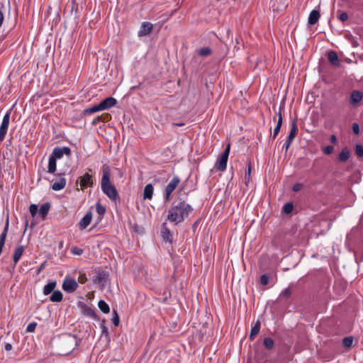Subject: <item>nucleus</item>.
Here are the masks:
<instances>
[{"mask_svg":"<svg viewBox=\"0 0 363 363\" xmlns=\"http://www.w3.org/2000/svg\"><path fill=\"white\" fill-rule=\"evenodd\" d=\"M328 61L334 66L339 67L340 61L337 54L335 51H330L328 55Z\"/></svg>","mask_w":363,"mask_h":363,"instance_id":"21","label":"nucleus"},{"mask_svg":"<svg viewBox=\"0 0 363 363\" xmlns=\"http://www.w3.org/2000/svg\"><path fill=\"white\" fill-rule=\"evenodd\" d=\"M230 150V144L228 143L226 145L223 153L218 156V157L217 158V160L215 163L214 167L217 170L220 171V172L225 171V169L227 168V163H228V160Z\"/></svg>","mask_w":363,"mask_h":363,"instance_id":"3","label":"nucleus"},{"mask_svg":"<svg viewBox=\"0 0 363 363\" xmlns=\"http://www.w3.org/2000/svg\"><path fill=\"white\" fill-rule=\"evenodd\" d=\"M37 326V323L35 322H31L28 324V325L26 328V333H33L35 330Z\"/></svg>","mask_w":363,"mask_h":363,"instance_id":"38","label":"nucleus"},{"mask_svg":"<svg viewBox=\"0 0 363 363\" xmlns=\"http://www.w3.org/2000/svg\"><path fill=\"white\" fill-rule=\"evenodd\" d=\"M78 288V282L70 277H66L62 283V289L67 293H73Z\"/></svg>","mask_w":363,"mask_h":363,"instance_id":"7","label":"nucleus"},{"mask_svg":"<svg viewBox=\"0 0 363 363\" xmlns=\"http://www.w3.org/2000/svg\"><path fill=\"white\" fill-rule=\"evenodd\" d=\"M330 142L333 144L337 143V138L335 135H332L330 137Z\"/></svg>","mask_w":363,"mask_h":363,"instance_id":"54","label":"nucleus"},{"mask_svg":"<svg viewBox=\"0 0 363 363\" xmlns=\"http://www.w3.org/2000/svg\"><path fill=\"white\" fill-rule=\"evenodd\" d=\"M320 12L317 10H313L311 11L308 18V23L310 25H314L315 24L319 18H320Z\"/></svg>","mask_w":363,"mask_h":363,"instance_id":"19","label":"nucleus"},{"mask_svg":"<svg viewBox=\"0 0 363 363\" xmlns=\"http://www.w3.org/2000/svg\"><path fill=\"white\" fill-rule=\"evenodd\" d=\"M280 128H279L278 126H275L273 133H271L270 138L274 139L277 136V135L280 130Z\"/></svg>","mask_w":363,"mask_h":363,"instance_id":"48","label":"nucleus"},{"mask_svg":"<svg viewBox=\"0 0 363 363\" xmlns=\"http://www.w3.org/2000/svg\"><path fill=\"white\" fill-rule=\"evenodd\" d=\"M161 235L163 240L170 243L172 242L173 234L171 230L167 226V222H164L162 224Z\"/></svg>","mask_w":363,"mask_h":363,"instance_id":"13","label":"nucleus"},{"mask_svg":"<svg viewBox=\"0 0 363 363\" xmlns=\"http://www.w3.org/2000/svg\"><path fill=\"white\" fill-rule=\"evenodd\" d=\"M291 294V290L290 287L286 288L280 294V296L288 298Z\"/></svg>","mask_w":363,"mask_h":363,"instance_id":"43","label":"nucleus"},{"mask_svg":"<svg viewBox=\"0 0 363 363\" xmlns=\"http://www.w3.org/2000/svg\"><path fill=\"white\" fill-rule=\"evenodd\" d=\"M250 174H251V165H250V164H249L247 166V169L245 175V183H248L250 182Z\"/></svg>","mask_w":363,"mask_h":363,"instance_id":"41","label":"nucleus"},{"mask_svg":"<svg viewBox=\"0 0 363 363\" xmlns=\"http://www.w3.org/2000/svg\"><path fill=\"white\" fill-rule=\"evenodd\" d=\"M303 188V184L301 183H296L293 186V191L295 192L299 191Z\"/></svg>","mask_w":363,"mask_h":363,"instance_id":"49","label":"nucleus"},{"mask_svg":"<svg viewBox=\"0 0 363 363\" xmlns=\"http://www.w3.org/2000/svg\"><path fill=\"white\" fill-rule=\"evenodd\" d=\"M92 219V213L88 211L85 216L78 223V227L80 230L85 229L90 223Z\"/></svg>","mask_w":363,"mask_h":363,"instance_id":"15","label":"nucleus"},{"mask_svg":"<svg viewBox=\"0 0 363 363\" xmlns=\"http://www.w3.org/2000/svg\"><path fill=\"white\" fill-rule=\"evenodd\" d=\"M29 210H30V213L33 217H34L36 215L38 211H39L38 208V206L35 204H31L30 206Z\"/></svg>","mask_w":363,"mask_h":363,"instance_id":"40","label":"nucleus"},{"mask_svg":"<svg viewBox=\"0 0 363 363\" xmlns=\"http://www.w3.org/2000/svg\"><path fill=\"white\" fill-rule=\"evenodd\" d=\"M80 342H81L80 339L77 338L76 335H69L68 339L66 340V342L67 344L74 345V347L71 351L76 349L79 345Z\"/></svg>","mask_w":363,"mask_h":363,"instance_id":"24","label":"nucleus"},{"mask_svg":"<svg viewBox=\"0 0 363 363\" xmlns=\"http://www.w3.org/2000/svg\"><path fill=\"white\" fill-rule=\"evenodd\" d=\"M353 342L352 337H346L342 340V345L345 347L349 348L352 346Z\"/></svg>","mask_w":363,"mask_h":363,"instance_id":"35","label":"nucleus"},{"mask_svg":"<svg viewBox=\"0 0 363 363\" xmlns=\"http://www.w3.org/2000/svg\"><path fill=\"white\" fill-rule=\"evenodd\" d=\"M108 277V273L107 272L104 270H99L93 278V282L94 284L100 285L104 288L106 285Z\"/></svg>","mask_w":363,"mask_h":363,"instance_id":"8","label":"nucleus"},{"mask_svg":"<svg viewBox=\"0 0 363 363\" xmlns=\"http://www.w3.org/2000/svg\"><path fill=\"white\" fill-rule=\"evenodd\" d=\"M212 53V50L209 47H203L198 50V55L201 57H206Z\"/></svg>","mask_w":363,"mask_h":363,"instance_id":"31","label":"nucleus"},{"mask_svg":"<svg viewBox=\"0 0 363 363\" xmlns=\"http://www.w3.org/2000/svg\"><path fill=\"white\" fill-rule=\"evenodd\" d=\"M323 152L325 155H330L334 152V147L332 145H328L323 149Z\"/></svg>","mask_w":363,"mask_h":363,"instance_id":"42","label":"nucleus"},{"mask_svg":"<svg viewBox=\"0 0 363 363\" xmlns=\"http://www.w3.org/2000/svg\"><path fill=\"white\" fill-rule=\"evenodd\" d=\"M298 129L296 121L295 119H294L291 121V130H290L289 134L287 136L286 141L283 145V148H284L286 151H287L288 149L289 148L291 143L293 142L296 135L298 133Z\"/></svg>","mask_w":363,"mask_h":363,"instance_id":"6","label":"nucleus"},{"mask_svg":"<svg viewBox=\"0 0 363 363\" xmlns=\"http://www.w3.org/2000/svg\"><path fill=\"white\" fill-rule=\"evenodd\" d=\"M261 324L259 321H257L255 325L251 328L250 339V340H253L255 337L259 333Z\"/></svg>","mask_w":363,"mask_h":363,"instance_id":"26","label":"nucleus"},{"mask_svg":"<svg viewBox=\"0 0 363 363\" xmlns=\"http://www.w3.org/2000/svg\"><path fill=\"white\" fill-rule=\"evenodd\" d=\"M4 348L6 351H10L12 350V345L11 343H6Z\"/></svg>","mask_w":363,"mask_h":363,"instance_id":"53","label":"nucleus"},{"mask_svg":"<svg viewBox=\"0 0 363 363\" xmlns=\"http://www.w3.org/2000/svg\"><path fill=\"white\" fill-rule=\"evenodd\" d=\"M87 281V278L85 274H80L77 278V281L80 284H84Z\"/></svg>","mask_w":363,"mask_h":363,"instance_id":"46","label":"nucleus"},{"mask_svg":"<svg viewBox=\"0 0 363 363\" xmlns=\"http://www.w3.org/2000/svg\"><path fill=\"white\" fill-rule=\"evenodd\" d=\"M50 208V203H48V202L43 203L40 207V209H39L38 212H39V214L43 218V219L45 218L46 216L48 213V211H49Z\"/></svg>","mask_w":363,"mask_h":363,"instance_id":"25","label":"nucleus"},{"mask_svg":"<svg viewBox=\"0 0 363 363\" xmlns=\"http://www.w3.org/2000/svg\"><path fill=\"white\" fill-rule=\"evenodd\" d=\"M172 125H174V126H183L184 125V123H173Z\"/></svg>","mask_w":363,"mask_h":363,"instance_id":"55","label":"nucleus"},{"mask_svg":"<svg viewBox=\"0 0 363 363\" xmlns=\"http://www.w3.org/2000/svg\"><path fill=\"white\" fill-rule=\"evenodd\" d=\"M112 322L115 326H118L120 323L119 315L115 309H113V316L112 318Z\"/></svg>","mask_w":363,"mask_h":363,"instance_id":"36","label":"nucleus"},{"mask_svg":"<svg viewBox=\"0 0 363 363\" xmlns=\"http://www.w3.org/2000/svg\"><path fill=\"white\" fill-rule=\"evenodd\" d=\"M355 154L359 157H363V146L360 144H357L355 145Z\"/></svg>","mask_w":363,"mask_h":363,"instance_id":"37","label":"nucleus"},{"mask_svg":"<svg viewBox=\"0 0 363 363\" xmlns=\"http://www.w3.org/2000/svg\"><path fill=\"white\" fill-rule=\"evenodd\" d=\"M154 191V187L152 184H148L144 188L143 199H152Z\"/></svg>","mask_w":363,"mask_h":363,"instance_id":"20","label":"nucleus"},{"mask_svg":"<svg viewBox=\"0 0 363 363\" xmlns=\"http://www.w3.org/2000/svg\"><path fill=\"white\" fill-rule=\"evenodd\" d=\"M66 182V179L63 177H60L52 184L51 188L54 191H60L65 187Z\"/></svg>","mask_w":363,"mask_h":363,"instance_id":"17","label":"nucleus"},{"mask_svg":"<svg viewBox=\"0 0 363 363\" xmlns=\"http://www.w3.org/2000/svg\"><path fill=\"white\" fill-rule=\"evenodd\" d=\"M79 304L81 306V308L84 315L90 317L96 320H99V317L94 309L81 301L79 302Z\"/></svg>","mask_w":363,"mask_h":363,"instance_id":"11","label":"nucleus"},{"mask_svg":"<svg viewBox=\"0 0 363 363\" xmlns=\"http://www.w3.org/2000/svg\"><path fill=\"white\" fill-rule=\"evenodd\" d=\"M98 306L99 309L104 313H108L110 311V308L108 303L104 301L100 300L98 303Z\"/></svg>","mask_w":363,"mask_h":363,"instance_id":"30","label":"nucleus"},{"mask_svg":"<svg viewBox=\"0 0 363 363\" xmlns=\"http://www.w3.org/2000/svg\"><path fill=\"white\" fill-rule=\"evenodd\" d=\"M25 250V247L23 245L18 246L13 252V261L14 264H16L20 260L21 256L23 255Z\"/></svg>","mask_w":363,"mask_h":363,"instance_id":"18","label":"nucleus"},{"mask_svg":"<svg viewBox=\"0 0 363 363\" xmlns=\"http://www.w3.org/2000/svg\"><path fill=\"white\" fill-rule=\"evenodd\" d=\"M96 211L100 216H103L106 213V208L100 202H97L96 204Z\"/></svg>","mask_w":363,"mask_h":363,"instance_id":"33","label":"nucleus"},{"mask_svg":"<svg viewBox=\"0 0 363 363\" xmlns=\"http://www.w3.org/2000/svg\"><path fill=\"white\" fill-rule=\"evenodd\" d=\"M57 169V162L54 157L49 156L48 158V172L50 174H54Z\"/></svg>","mask_w":363,"mask_h":363,"instance_id":"22","label":"nucleus"},{"mask_svg":"<svg viewBox=\"0 0 363 363\" xmlns=\"http://www.w3.org/2000/svg\"><path fill=\"white\" fill-rule=\"evenodd\" d=\"M182 1H184V0H182Z\"/></svg>","mask_w":363,"mask_h":363,"instance_id":"57","label":"nucleus"},{"mask_svg":"<svg viewBox=\"0 0 363 363\" xmlns=\"http://www.w3.org/2000/svg\"><path fill=\"white\" fill-rule=\"evenodd\" d=\"M260 284L262 285H267L268 283H269V275L264 274H262L261 277H260Z\"/></svg>","mask_w":363,"mask_h":363,"instance_id":"39","label":"nucleus"},{"mask_svg":"<svg viewBox=\"0 0 363 363\" xmlns=\"http://www.w3.org/2000/svg\"><path fill=\"white\" fill-rule=\"evenodd\" d=\"M350 151L348 147H345L342 149L341 152L338 155V159L340 162H346L350 157Z\"/></svg>","mask_w":363,"mask_h":363,"instance_id":"23","label":"nucleus"},{"mask_svg":"<svg viewBox=\"0 0 363 363\" xmlns=\"http://www.w3.org/2000/svg\"><path fill=\"white\" fill-rule=\"evenodd\" d=\"M101 187L103 193L111 200H117L118 198V194L116 188L111 182V168L108 164H104L102 167Z\"/></svg>","mask_w":363,"mask_h":363,"instance_id":"2","label":"nucleus"},{"mask_svg":"<svg viewBox=\"0 0 363 363\" xmlns=\"http://www.w3.org/2000/svg\"><path fill=\"white\" fill-rule=\"evenodd\" d=\"M63 295L59 290L55 291L50 297V301L52 302H60L62 300Z\"/></svg>","mask_w":363,"mask_h":363,"instance_id":"28","label":"nucleus"},{"mask_svg":"<svg viewBox=\"0 0 363 363\" xmlns=\"http://www.w3.org/2000/svg\"><path fill=\"white\" fill-rule=\"evenodd\" d=\"M180 178L178 176H174L168 184L166 186L164 192V199L167 201H169L172 194L177 189L180 184Z\"/></svg>","mask_w":363,"mask_h":363,"instance_id":"4","label":"nucleus"},{"mask_svg":"<svg viewBox=\"0 0 363 363\" xmlns=\"http://www.w3.org/2000/svg\"><path fill=\"white\" fill-rule=\"evenodd\" d=\"M338 18L340 21L345 22L348 19V14L345 11H342L340 13Z\"/></svg>","mask_w":363,"mask_h":363,"instance_id":"45","label":"nucleus"},{"mask_svg":"<svg viewBox=\"0 0 363 363\" xmlns=\"http://www.w3.org/2000/svg\"><path fill=\"white\" fill-rule=\"evenodd\" d=\"M153 30V25L147 21L143 22L140 30L138 32L139 37L146 36L149 35Z\"/></svg>","mask_w":363,"mask_h":363,"instance_id":"12","label":"nucleus"},{"mask_svg":"<svg viewBox=\"0 0 363 363\" xmlns=\"http://www.w3.org/2000/svg\"><path fill=\"white\" fill-rule=\"evenodd\" d=\"M294 206L292 203H286L284 205L282 211L284 213L289 214L292 212Z\"/></svg>","mask_w":363,"mask_h":363,"instance_id":"34","label":"nucleus"},{"mask_svg":"<svg viewBox=\"0 0 363 363\" xmlns=\"http://www.w3.org/2000/svg\"><path fill=\"white\" fill-rule=\"evenodd\" d=\"M44 266H45V263H43L40 265V267L38 269V273H40L41 272V270H43V269L44 268Z\"/></svg>","mask_w":363,"mask_h":363,"instance_id":"56","label":"nucleus"},{"mask_svg":"<svg viewBox=\"0 0 363 363\" xmlns=\"http://www.w3.org/2000/svg\"><path fill=\"white\" fill-rule=\"evenodd\" d=\"M71 155V149L69 147H56L53 149L52 152L50 156L54 157L57 160V159H61L63 155Z\"/></svg>","mask_w":363,"mask_h":363,"instance_id":"9","label":"nucleus"},{"mask_svg":"<svg viewBox=\"0 0 363 363\" xmlns=\"http://www.w3.org/2000/svg\"><path fill=\"white\" fill-rule=\"evenodd\" d=\"M72 252L74 255H80L82 254L83 250L77 247H74L72 249Z\"/></svg>","mask_w":363,"mask_h":363,"instance_id":"50","label":"nucleus"},{"mask_svg":"<svg viewBox=\"0 0 363 363\" xmlns=\"http://www.w3.org/2000/svg\"><path fill=\"white\" fill-rule=\"evenodd\" d=\"M282 121H283L282 115H281V112H279V118H278L277 123L276 126L281 128V125H282Z\"/></svg>","mask_w":363,"mask_h":363,"instance_id":"51","label":"nucleus"},{"mask_svg":"<svg viewBox=\"0 0 363 363\" xmlns=\"http://www.w3.org/2000/svg\"><path fill=\"white\" fill-rule=\"evenodd\" d=\"M4 20V15L3 12L0 10V28L1 27Z\"/></svg>","mask_w":363,"mask_h":363,"instance_id":"52","label":"nucleus"},{"mask_svg":"<svg viewBox=\"0 0 363 363\" xmlns=\"http://www.w3.org/2000/svg\"><path fill=\"white\" fill-rule=\"evenodd\" d=\"M193 211L192 206L182 198H177L171 204L167 212L166 221L174 225L182 223Z\"/></svg>","mask_w":363,"mask_h":363,"instance_id":"1","label":"nucleus"},{"mask_svg":"<svg viewBox=\"0 0 363 363\" xmlns=\"http://www.w3.org/2000/svg\"><path fill=\"white\" fill-rule=\"evenodd\" d=\"M117 104V100L113 97H107L99 103L101 111L109 109Z\"/></svg>","mask_w":363,"mask_h":363,"instance_id":"14","label":"nucleus"},{"mask_svg":"<svg viewBox=\"0 0 363 363\" xmlns=\"http://www.w3.org/2000/svg\"><path fill=\"white\" fill-rule=\"evenodd\" d=\"M363 99V92L359 90H354L351 92L349 102L353 106H357Z\"/></svg>","mask_w":363,"mask_h":363,"instance_id":"10","label":"nucleus"},{"mask_svg":"<svg viewBox=\"0 0 363 363\" xmlns=\"http://www.w3.org/2000/svg\"><path fill=\"white\" fill-rule=\"evenodd\" d=\"M352 130L355 135H358L360 131L359 125L356 123H353L352 125Z\"/></svg>","mask_w":363,"mask_h":363,"instance_id":"47","label":"nucleus"},{"mask_svg":"<svg viewBox=\"0 0 363 363\" xmlns=\"http://www.w3.org/2000/svg\"><path fill=\"white\" fill-rule=\"evenodd\" d=\"M263 344L267 350H271L274 347V340L270 337H265L263 340Z\"/></svg>","mask_w":363,"mask_h":363,"instance_id":"32","label":"nucleus"},{"mask_svg":"<svg viewBox=\"0 0 363 363\" xmlns=\"http://www.w3.org/2000/svg\"><path fill=\"white\" fill-rule=\"evenodd\" d=\"M93 184L92 176L89 173H85L80 177V186L82 189L91 186Z\"/></svg>","mask_w":363,"mask_h":363,"instance_id":"16","label":"nucleus"},{"mask_svg":"<svg viewBox=\"0 0 363 363\" xmlns=\"http://www.w3.org/2000/svg\"><path fill=\"white\" fill-rule=\"evenodd\" d=\"M57 285V282L55 281H50L43 288V294L44 295L50 294L55 288Z\"/></svg>","mask_w":363,"mask_h":363,"instance_id":"27","label":"nucleus"},{"mask_svg":"<svg viewBox=\"0 0 363 363\" xmlns=\"http://www.w3.org/2000/svg\"><path fill=\"white\" fill-rule=\"evenodd\" d=\"M101 111V106L99 104L97 105H94L89 108H86L83 111V114L84 115H86V114H92L94 113H96V112H98V111Z\"/></svg>","mask_w":363,"mask_h":363,"instance_id":"29","label":"nucleus"},{"mask_svg":"<svg viewBox=\"0 0 363 363\" xmlns=\"http://www.w3.org/2000/svg\"><path fill=\"white\" fill-rule=\"evenodd\" d=\"M101 328V333L102 335H108V332L107 328L105 326V320H102L101 324H100Z\"/></svg>","mask_w":363,"mask_h":363,"instance_id":"44","label":"nucleus"},{"mask_svg":"<svg viewBox=\"0 0 363 363\" xmlns=\"http://www.w3.org/2000/svg\"><path fill=\"white\" fill-rule=\"evenodd\" d=\"M11 111H12V108L7 111V112L4 116L1 124L0 125V141L1 142H2L5 139L6 135L7 133Z\"/></svg>","mask_w":363,"mask_h":363,"instance_id":"5","label":"nucleus"}]
</instances>
